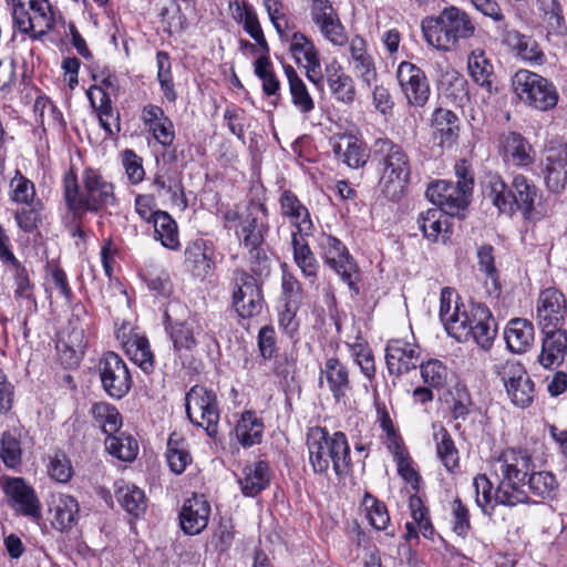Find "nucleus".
Wrapping results in <instances>:
<instances>
[{"label":"nucleus","mask_w":567,"mask_h":567,"mask_svg":"<svg viewBox=\"0 0 567 567\" xmlns=\"http://www.w3.org/2000/svg\"><path fill=\"white\" fill-rule=\"evenodd\" d=\"M12 16L20 32L39 39L54 27L55 13L49 0H12Z\"/></svg>","instance_id":"nucleus-10"},{"label":"nucleus","mask_w":567,"mask_h":567,"mask_svg":"<svg viewBox=\"0 0 567 567\" xmlns=\"http://www.w3.org/2000/svg\"><path fill=\"white\" fill-rule=\"evenodd\" d=\"M452 217L439 208H429L420 213L417 225L423 236L430 241L445 243L450 238Z\"/></svg>","instance_id":"nucleus-30"},{"label":"nucleus","mask_w":567,"mask_h":567,"mask_svg":"<svg viewBox=\"0 0 567 567\" xmlns=\"http://www.w3.org/2000/svg\"><path fill=\"white\" fill-rule=\"evenodd\" d=\"M9 197L12 202L24 206H30L34 200V184L23 176L20 171H16L10 182Z\"/></svg>","instance_id":"nucleus-60"},{"label":"nucleus","mask_w":567,"mask_h":567,"mask_svg":"<svg viewBox=\"0 0 567 567\" xmlns=\"http://www.w3.org/2000/svg\"><path fill=\"white\" fill-rule=\"evenodd\" d=\"M534 326L522 318L512 319L504 331L507 348L513 353L526 352L534 341Z\"/></svg>","instance_id":"nucleus-38"},{"label":"nucleus","mask_w":567,"mask_h":567,"mask_svg":"<svg viewBox=\"0 0 567 567\" xmlns=\"http://www.w3.org/2000/svg\"><path fill=\"white\" fill-rule=\"evenodd\" d=\"M105 449L114 457L131 462L135 460L138 453V444L135 439L130 435H110L105 439Z\"/></svg>","instance_id":"nucleus-54"},{"label":"nucleus","mask_w":567,"mask_h":567,"mask_svg":"<svg viewBox=\"0 0 567 567\" xmlns=\"http://www.w3.org/2000/svg\"><path fill=\"white\" fill-rule=\"evenodd\" d=\"M396 79L409 104L423 106L430 96V86L423 70L403 61L396 70Z\"/></svg>","instance_id":"nucleus-18"},{"label":"nucleus","mask_w":567,"mask_h":567,"mask_svg":"<svg viewBox=\"0 0 567 567\" xmlns=\"http://www.w3.org/2000/svg\"><path fill=\"white\" fill-rule=\"evenodd\" d=\"M422 32L429 45L442 52H453L475 35L476 24L466 11L451 6L436 17L424 19Z\"/></svg>","instance_id":"nucleus-6"},{"label":"nucleus","mask_w":567,"mask_h":567,"mask_svg":"<svg viewBox=\"0 0 567 567\" xmlns=\"http://www.w3.org/2000/svg\"><path fill=\"white\" fill-rule=\"evenodd\" d=\"M102 386L109 396L122 399L132 386V377L124 360L115 352H106L99 361Z\"/></svg>","instance_id":"nucleus-14"},{"label":"nucleus","mask_w":567,"mask_h":567,"mask_svg":"<svg viewBox=\"0 0 567 567\" xmlns=\"http://www.w3.org/2000/svg\"><path fill=\"white\" fill-rule=\"evenodd\" d=\"M432 128L442 147L452 146L458 136V117L451 110L436 109L432 115Z\"/></svg>","instance_id":"nucleus-41"},{"label":"nucleus","mask_w":567,"mask_h":567,"mask_svg":"<svg viewBox=\"0 0 567 567\" xmlns=\"http://www.w3.org/2000/svg\"><path fill=\"white\" fill-rule=\"evenodd\" d=\"M157 64V80L165 99L169 102H175L177 93L174 89V82L172 76V63L168 53L158 51L156 54Z\"/></svg>","instance_id":"nucleus-59"},{"label":"nucleus","mask_w":567,"mask_h":567,"mask_svg":"<svg viewBox=\"0 0 567 567\" xmlns=\"http://www.w3.org/2000/svg\"><path fill=\"white\" fill-rule=\"evenodd\" d=\"M271 477L269 464L266 461H256L241 468L237 483L244 496L255 497L270 485Z\"/></svg>","instance_id":"nucleus-27"},{"label":"nucleus","mask_w":567,"mask_h":567,"mask_svg":"<svg viewBox=\"0 0 567 567\" xmlns=\"http://www.w3.org/2000/svg\"><path fill=\"white\" fill-rule=\"evenodd\" d=\"M396 463L399 475L411 485L416 493L420 491L422 477L416 471L413 460L410 457L406 449L400 446L398 450L390 451Z\"/></svg>","instance_id":"nucleus-56"},{"label":"nucleus","mask_w":567,"mask_h":567,"mask_svg":"<svg viewBox=\"0 0 567 567\" xmlns=\"http://www.w3.org/2000/svg\"><path fill=\"white\" fill-rule=\"evenodd\" d=\"M503 43L507 45L518 59L526 63L542 65L546 62V56L537 41L517 30H505L503 33Z\"/></svg>","instance_id":"nucleus-29"},{"label":"nucleus","mask_w":567,"mask_h":567,"mask_svg":"<svg viewBox=\"0 0 567 567\" xmlns=\"http://www.w3.org/2000/svg\"><path fill=\"white\" fill-rule=\"evenodd\" d=\"M82 183L84 192H80L78 177L72 169L64 174V199L74 216L85 212L97 213L117 205L114 184L106 181L97 169L86 167L82 173Z\"/></svg>","instance_id":"nucleus-3"},{"label":"nucleus","mask_w":567,"mask_h":567,"mask_svg":"<svg viewBox=\"0 0 567 567\" xmlns=\"http://www.w3.org/2000/svg\"><path fill=\"white\" fill-rule=\"evenodd\" d=\"M152 185L158 195H162L163 193L168 194L172 204L178 207L181 210H184L187 207V199L185 197L181 181L158 174L153 179Z\"/></svg>","instance_id":"nucleus-58"},{"label":"nucleus","mask_w":567,"mask_h":567,"mask_svg":"<svg viewBox=\"0 0 567 567\" xmlns=\"http://www.w3.org/2000/svg\"><path fill=\"white\" fill-rule=\"evenodd\" d=\"M386 368L390 374L401 375L415 369L420 361L419 347L404 339H392L385 348Z\"/></svg>","instance_id":"nucleus-21"},{"label":"nucleus","mask_w":567,"mask_h":567,"mask_svg":"<svg viewBox=\"0 0 567 567\" xmlns=\"http://www.w3.org/2000/svg\"><path fill=\"white\" fill-rule=\"evenodd\" d=\"M492 373L502 383L508 400L519 409H526L534 402L535 382L524 364L515 359L496 360Z\"/></svg>","instance_id":"nucleus-8"},{"label":"nucleus","mask_w":567,"mask_h":567,"mask_svg":"<svg viewBox=\"0 0 567 567\" xmlns=\"http://www.w3.org/2000/svg\"><path fill=\"white\" fill-rule=\"evenodd\" d=\"M291 248L296 266L302 276L313 284L318 278L320 265L303 235L292 233Z\"/></svg>","instance_id":"nucleus-36"},{"label":"nucleus","mask_w":567,"mask_h":567,"mask_svg":"<svg viewBox=\"0 0 567 567\" xmlns=\"http://www.w3.org/2000/svg\"><path fill=\"white\" fill-rule=\"evenodd\" d=\"M185 264L195 276H205L212 268L206 254V244L202 239L189 243L185 249Z\"/></svg>","instance_id":"nucleus-53"},{"label":"nucleus","mask_w":567,"mask_h":567,"mask_svg":"<svg viewBox=\"0 0 567 567\" xmlns=\"http://www.w3.org/2000/svg\"><path fill=\"white\" fill-rule=\"evenodd\" d=\"M231 303L243 319L258 316L262 310L261 290L256 279L246 271H236Z\"/></svg>","instance_id":"nucleus-15"},{"label":"nucleus","mask_w":567,"mask_h":567,"mask_svg":"<svg viewBox=\"0 0 567 567\" xmlns=\"http://www.w3.org/2000/svg\"><path fill=\"white\" fill-rule=\"evenodd\" d=\"M115 495L122 507L134 517L145 513L146 496L144 491L136 485L122 482L117 486Z\"/></svg>","instance_id":"nucleus-49"},{"label":"nucleus","mask_w":567,"mask_h":567,"mask_svg":"<svg viewBox=\"0 0 567 567\" xmlns=\"http://www.w3.org/2000/svg\"><path fill=\"white\" fill-rule=\"evenodd\" d=\"M165 456L169 470L175 474H182L193 461L186 439L177 432L169 435Z\"/></svg>","instance_id":"nucleus-42"},{"label":"nucleus","mask_w":567,"mask_h":567,"mask_svg":"<svg viewBox=\"0 0 567 567\" xmlns=\"http://www.w3.org/2000/svg\"><path fill=\"white\" fill-rule=\"evenodd\" d=\"M409 509L411 517L417 525L419 532L424 538L433 539L435 528L432 524L430 511L417 494H413L409 498Z\"/></svg>","instance_id":"nucleus-55"},{"label":"nucleus","mask_w":567,"mask_h":567,"mask_svg":"<svg viewBox=\"0 0 567 567\" xmlns=\"http://www.w3.org/2000/svg\"><path fill=\"white\" fill-rule=\"evenodd\" d=\"M567 300L556 288L544 289L537 299V322L540 329H566Z\"/></svg>","instance_id":"nucleus-16"},{"label":"nucleus","mask_w":567,"mask_h":567,"mask_svg":"<svg viewBox=\"0 0 567 567\" xmlns=\"http://www.w3.org/2000/svg\"><path fill=\"white\" fill-rule=\"evenodd\" d=\"M473 487L475 491L476 505L483 511L484 514L491 515L496 505L507 506L504 502L498 499V486L493 487L492 482L486 475L480 474L473 480Z\"/></svg>","instance_id":"nucleus-52"},{"label":"nucleus","mask_w":567,"mask_h":567,"mask_svg":"<svg viewBox=\"0 0 567 567\" xmlns=\"http://www.w3.org/2000/svg\"><path fill=\"white\" fill-rule=\"evenodd\" d=\"M265 425L262 420L254 411H245L240 414L235 425V436L244 447L260 444Z\"/></svg>","instance_id":"nucleus-40"},{"label":"nucleus","mask_w":567,"mask_h":567,"mask_svg":"<svg viewBox=\"0 0 567 567\" xmlns=\"http://www.w3.org/2000/svg\"><path fill=\"white\" fill-rule=\"evenodd\" d=\"M363 506L367 511V517L370 524L378 530L385 529L390 523L386 506L370 494L364 496Z\"/></svg>","instance_id":"nucleus-64"},{"label":"nucleus","mask_w":567,"mask_h":567,"mask_svg":"<svg viewBox=\"0 0 567 567\" xmlns=\"http://www.w3.org/2000/svg\"><path fill=\"white\" fill-rule=\"evenodd\" d=\"M226 227L234 229L240 245L248 251L251 271L257 276L268 275V256L262 248L268 233L267 208L261 203L250 202L244 213L228 209L224 214Z\"/></svg>","instance_id":"nucleus-2"},{"label":"nucleus","mask_w":567,"mask_h":567,"mask_svg":"<svg viewBox=\"0 0 567 567\" xmlns=\"http://www.w3.org/2000/svg\"><path fill=\"white\" fill-rule=\"evenodd\" d=\"M467 70L475 83L492 93L494 69L483 49L477 48L470 52L467 56Z\"/></svg>","instance_id":"nucleus-43"},{"label":"nucleus","mask_w":567,"mask_h":567,"mask_svg":"<svg viewBox=\"0 0 567 567\" xmlns=\"http://www.w3.org/2000/svg\"><path fill=\"white\" fill-rule=\"evenodd\" d=\"M116 339L121 342L126 355L138 365L145 373L154 368V355L151 351L148 340L144 336L134 332L130 326L123 324L115 332Z\"/></svg>","instance_id":"nucleus-22"},{"label":"nucleus","mask_w":567,"mask_h":567,"mask_svg":"<svg viewBox=\"0 0 567 567\" xmlns=\"http://www.w3.org/2000/svg\"><path fill=\"white\" fill-rule=\"evenodd\" d=\"M154 227V237L162 246L169 250H178L181 247L177 223L164 212L157 210L155 218L151 221Z\"/></svg>","instance_id":"nucleus-45"},{"label":"nucleus","mask_w":567,"mask_h":567,"mask_svg":"<svg viewBox=\"0 0 567 567\" xmlns=\"http://www.w3.org/2000/svg\"><path fill=\"white\" fill-rule=\"evenodd\" d=\"M91 104L97 111L101 126L110 135L120 132L118 114L113 111L110 96L99 86H92L87 92Z\"/></svg>","instance_id":"nucleus-39"},{"label":"nucleus","mask_w":567,"mask_h":567,"mask_svg":"<svg viewBox=\"0 0 567 567\" xmlns=\"http://www.w3.org/2000/svg\"><path fill=\"white\" fill-rule=\"evenodd\" d=\"M166 331L173 342L174 350L181 353L193 351L197 347L203 329L196 318L189 317L183 321L169 322L166 326Z\"/></svg>","instance_id":"nucleus-33"},{"label":"nucleus","mask_w":567,"mask_h":567,"mask_svg":"<svg viewBox=\"0 0 567 567\" xmlns=\"http://www.w3.org/2000/svg\"><path fill=\"white\" fill-rule=\"evenodd\" d=\"M319 255L350 288L355 287L358 267L347 247L337 237L322 233L317 239Z\"/></svg>","instance_id":"nucleus-12"},{"label":"nucleus","mask_w":567,"mask_h":567,"mask_svg":"<svg viewBox=\"0 0 567 567\" xmlns=\"http://www.w3.org/2000/svg\"><path fill=\"white\" fill-rule=\"evenodd\" d=\"M527 477L529 478L526 485L529 491L539 497L550 496L558 486L555 476L550 472H534L533 470Z\"/></svg>","instance_id":"nucleus-63"},{"label":"nucleus","mask_w":567,"mask_h":567,"mask_svg":"<svg viewBox=\"0 0 567 567\" xmlns=\"http://www.w3.org/2000/svg\"><path fill=\"white\" fill-rule=\"evenodd\" d=\"M306 443L309 463L316 474H327L330 467L338 477L350 473V446L343 432L330 435L326 427L313 426L308 430Z\"/></svg>","instance_id":"nucleus-5"},{"label":"nucleus","mask_w":567,"mask_h":567,"mask_svg":"<svg viewBox=\"0 0 567 567\" xmlns=\"http://www.w3.org/2000/svg\"><path fill=\"white\" fill-rule=\"evenodd\" d=\"M210 505L204 495H194L187 498L179 514L183 532L187 535H198L209 520Z\"/></svg>","instance_id":"nucleus-25"},{"label":"nucleus","mask_w":567,"mask_h":567,"mask_svg":"<svg viewBox=\"0 0 567 567\" xmlns=\"http://www.w3.org/2000/svg\"><path fill=\"white\" fill-rule=\"evenodd\" d=\"M54 524L61 529L72 528L79 519L80 506L78 501L66 494H59L52 502Z\"/></svg>","instance_id":"nucleus-46"},{"label":"nucleus","mask_w":567,"mask_h":567,"mask_svg":"<svg viewBox=\"0 0 567 567\" xmlns=\"http://www.w3.org/2000/svg\"><path fill=\"white\" fill-rule=\"evenodd\" d=\"M492 468L498 480V499L509 507L528 502V494L525 491L526 478L535 465L527 449H505L493 461Z\"/></svg>","instance_id":"nucleus-4"},{"label":"nucleus","mask_w":567,"mask_h":567,"mask_svg":"<svg viewBox=\"0 0 567 567\" xmlns=\"http://www.w3.org/2000/svg\"><path fill=\"white\" fill-rule=\"evenodd\" d=\"M95 424L107 434H115L122 427L123 421L118 410L106 402L94 403L91 409Z\"/></svg>","instance_id":"nucleus-51"},{"label":"nucleus","mask_w":567,"mask_h":567,"mask_svg":"<svg viewBox=\"0 0 567 567\" xmlns=\"http://www.w3.org/2000/svg\"><path fill=\"white\" fill-rule=\"evenodd\" d=\"M324 40L336 47H343L348 42L346 29L339 13L315 25Z\"/></svg>","instance_id":"nucleus-61"},{"label":"nucleus","mask_w":567,"mask_h":567,"mask_svg":"<svg viewBox=\"0 0 567 567\" xmlns=\"http://www.w3.org/2000/svg\"><path fill=\"white\" fill-rule=\"evenodd\" d=\"M141 120L154 140L164 147H168L175 140V130L172 120L163 109L155 104L143 107Z\"/></svg>","instance_id":"nucleus-28"},{"label":"nucleus","mask_w":567,"mask_h":567,"mask_svg":"<svg viewBox=\"0 0 567 567\" xmlns=\"http://www.w3.org/2000/svg\"><path fill=\"white\" fill-rule=\"evenodd\" d=\"M544 183L554 194H560L567 185V147L550 146L540 163Z\"/></svg>","instance_id":"nucleus-19"},{"label":"nucleus","mask_w":567,"mask_h":567,"mask_svg":"<svg viewBox=\"0 0 567 567\" xmlns=\"http://www.w3.org/2000/svg\"><path fill=\"white\" fill-rule=\"evenodd\" d=\"M433 436L436 443V455L449 472L458 467V451L450 433L442 425H433Z\"/></svg>","instance_id":"nucleus-48"},{"label":"nucleus","mask_w":567,"mask_h":567,"mask_svg":"<svg viewBox=\"0 0 567 567\" xmlns=\"http://www.w3.org/2000/svg\"><path fill=\"white\" fill-rule=\"evenodd\" d=\"M512 87L516 96L525 104L539 110L554 109L558 102L555 85L538 73L520 69L512 78Z\"/></svg>","instance_id":"nucleus-9"},{"label":"nucleus","mask_w":567,"mask_h":567,"mask_svg":"<svg viewBox=\"0 0 567 567\" xmlns=\"http://www.w3.org/2000/svg\"><path fill=\"white\" fill-rule=\"evenodd\" d=\"M228 9L234 21L256 42L262 53L269 54V45L264 34L258 14L246 0H229Z\"/></svg>","instance_id":"nucleus-23"},{"label":"nucleus","mask_w":567,"mask_h":567,"mask_svg":"<svg viewBox=\"0 0 567 567\" xmlns=\"http://www.w3.org/2000/svg\"><path fill=\"white\" fill-rule=\"evenodd\" d=\"M326 78L330 92L337 101L344 104H351L354 101V82L339 62L332 61L326 66Z\"/></svg>","instance_id":"nucleus-35"},{"label":"nucleus","mask_w":567,"mask_h":567,"mask_svg":"<svg viewBox=\"0 0 567 567\" xmlns=\"http://www.w3.org/2000/svg\"><path fill=\"white\" fill-rule=\"evenodd\" d=\"M280 214L287 218L297 229L299 235H308L313 227L308 208L299 200L297 195L289 189L279 197Z\"/></svg>","instance_id":"nucleus-31"},{"label":"nucleus","mask_w":567,"mask_h":567,"mask_svg":"<svg viewBox=\"0 0 567 567\" xmlns=\"http://www.w3.org/2000/svg\"><path fill=\"white\" fill-rule=\"evenodd\" d=\"M2 488L16 512L33 519L41 517V504L35 491L23 478L8 477L3 481Z\"/></svg>","instance_id":"nucleus-17"},{"label":"nucleus","mask_w":567,"mask_h":567,"mask_svg":"<svg viewBox=\"0 0 567 567\" xmlns=\"http://www.w3.org/2000/svg\"><path fill=\"white\" fill-rule=\"evenodd\" d=\"M350 66L355 76L367 86L371 87L378 79V72L373 56L368 51V44L361 37H354L350 41Z\"/></svg>","instance_id":"nucleus-26"},{"label":"nucleus","mask_w":567,"mask_h":567,"mask_svg":"<svg viewBox=\"0 0 567 567\" xmlns=\"http://www.w3.org/2000/svg\"><path fill=\"white\" fill-rule=\"evenodd\" d=\"M512 194L515 198V212L522 210L525 218H529L537 197V187L524 175L514 176L512 182Z\"/></svg>","instance_id":"nucleus-47"},{"label":"nucleus","mask_w":567,"mask_h":567,"mask_svg":"<svg viewBox=\"0 0 567 567\" xmlns=\"http://www.w3.org/2000/svg\"><path fill=\"white\" fill-rule=\"evenodd\" d=\"M440 318L446 332L460 342L474 340L482 349L491 348L496 336V323L489 309L473 302L466 310L452 288H443L440 297Z\"/></svg>","instance_id":"nucleus-1"},{"label":"nucleus","mask_w":567,"mask_h":567,"mask_svg":"<svg viewBox=\"0 0 567 567\" xmlns=\"http://www.w3.org/2000/svg\"><path fill=\"white\" fill-rule=\"evenodd\" d=\"M501 144L505 162L518 167H527L535 162L536 153L522 134L508 132L503 135Z\"/></svg>","instance_id":"nucleus-32"},{"label":"nucleus","mask_w":567,"mask_h":567,"mask_svg":"<svg viewBox=\"0 0 567 567\" xmlns=\"http://www.w3.org/2000/svg\"><path fill=\"white\" fill-rule=\"evenodd\" d=\"M284 41L289 42V52L298 65L320 59L313 41L300 31L288 35Z\"/></svg>","instance_id":"nucleus-50"},{"label":"nucleus","mask_w":567,"mask_h":567,"mask_svg":"<svg viewBox=\"0 0 567 567\" xmlns=\"http://www.w3.org/2000/svg\"><path fill=\"white\" fill-rule=\"evenodd\" d=\"M186 413L190 422L205 429L215 437L218 429L219 410L216 394L202 385H194L186 394Z\"/></svg>","instance_id":"nucleus-11"},{"label":"nucleus","mask_w":567,"mask_h":567,"mask_svg":"<svg viewBox=\"0 0 567 567\" xmlns=\"http://www.w3.org/2000/svg\"><path fill=\"white\" fill-rule=\"evenodd\" d=\"M85 347L83 328H73L59 338L55 346L58 359L65 368L76 367L84 354Z\"/></svg>","instance_id":"nucleus-34"},{"label":"nucleus","mask_w":567,"mask_h":567,"mask_svg":"<svg viewBox=\"0 0 567 567\" xmlns=\"http://www.w3.org/2000/svg\"><path fill=\"white\" fill-rule=\"evenodd\" d=\"M254 72L258 79L262 82V92L267 96H271L278 93L280 90V81L274 72V65L268 54L262 53L255 63Z\"/></svg>","instance_id":"nucleus-57"},{"label":"nucleus","mask_w":567,"mask_h":567,"mask_svg":"<svg viewBox=\"0 0 567 567\" xmlns=\"http://www.w3.org/2000/svg\"><path fill=\"white\" fill-rule=\"evenodd\" d=\"M420 371L423 382L432 388L441 389L447 382V368L437 359H431L426 362H422L420 364Z\"/></svg>","instance_id":"nucleus-62"},{"label":"nucleus","mask_w":567,"mask_h":567,"mask_svg":"<svg viewBox=\"0 0 567 567\" xmlns=\"http://www.w3.org/2000/svg\"><path fill=\"white\" fill-rule=\"evenodd\" d=\"M472 193V181L464 179L456 183L450 181H436L429 185L426 197L442 212L454 216L468 204Z\"/></svg>","instance_id":"nucleus-13"},{"label":"nucleus","mask_w":567,"mask_h":567,"mask_svg":"<svg viewBox=\"0 0 567 567\" xmlns=\"http://www.w3.org/2000/svg\"><path fill=\"white\" fill-rule=\"evenodd\" d=\"M320 386L327 385L337 402H346L352 390L348 367L338 358H328L320 367Z\"/></svg>","instance_id":"nucleus-20"},{"label":"nucleus","mask_w":567,"mask_h":567,"mask_svg":"<svg viewBox=\"0 0 567 567\" xmlns=\"http://www.w3.org/2000/svg\"><path fill=\"white\" fill-rule=\"evenodd\" d=\"M284 71L289 84L291 103L301 114L308 115L315 110V101L310 95L305 82L298 75L292 65H284Z\"/></svg>","instance_id":"nucleus-44"},{"label":"nucleus","mask_w":567,"mask_h":567,"mask_svg":"<svg viewBox=\"0 0 567 567\" xmlns=\"http://www.w3.org/2000/svg\"><path fill=\"white\" fill-rule=\"evenodd\" d=\"M373 158L380 171L379 188L385 198L396 202L404 195L411 175L410 159L401 145L388 137L377 138Z\"/></svg>","instance_id":"nucleus-7"},{"label":"nucleus","mask_w":567,"mask_h":567,"mask_svg":"<svg viewBox=\"0 0 567 567\" xmlns=\"http://www.w3.org/2000/svg\"><path fill=\"white\" fill-rule=\"evenodd\" d=\"M543 333L538 363L548 370L558 368L567 355V329H540Z\"/></svg>","instance_id":"nucleus-24"},{"label":"nucleus","mask_w":567,"mask_h":567,"mask_svg":"<svg viewBox=\"0 0 567 567\" xmlns=\"http://www.w3.org/2000/svg\"><path fill=\"white\" fill-rule=\"evenodd\" d=\"M483 197L497 208L501 214L515 213V198L504 181L497 176H489L483 185Z\"/></svg>","instance_id":"nucleus-37"}]
</instances>
